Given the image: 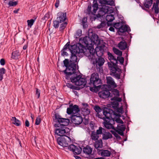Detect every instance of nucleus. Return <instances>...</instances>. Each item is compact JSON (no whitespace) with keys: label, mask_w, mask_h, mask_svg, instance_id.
<instances>
[{"label":"nucleus","mask_w":159,"mask_h":159,"mask_svg":"<svg viewBox=\"0 0 159 159\" xmlns=\"http://www.w3.org/2000/svg\"><path fill=\"white\" fill-rule=\"evenodd\" d=\"M69 48L71 54V56L70 61V65L68 68L64 71V73H70V71L73 72L75 71L77 63V56H80L84 54L86 55V53H87L85 50L84 47L80 43H77L76 45H73Z\"/></svg>","instance_id":"1"},{"label":"nucleus","mask_w":159,"mask_h":159,"mask_svg":"<svg viewBox=\"0 0 159 159\" xmlns=\"http://www.w3.org/2000/svg\"><path fill=\"white\" fill-rule=\"evenodd\" d=\"M101 7H99L100 10L98 14V17H103L106 13H108L106 16V20L108 22L112 21L114 19L113 15L110 14L113 12L114 9L108 5L113 6L114 2L112 0H99Z\"/></svg>","instance_id":"2"},{"label":"nucleus","mask_w":159,"mask_h":159,"mask_svg":"<svg viewBox=\"0 0 159 159\" xmlns=\"http://www.w3.org/2000/svg\"><path fill=\"white\" fill-rule=\"evenodd\" d=\"M89 36H86L83 39V42L85 45L86 48H85L87 52H95L94 46L98 45L100 43V40L98 36L96 34L92 33L89 34Z\"/></svg>","instance_id":"3"},{"label":"nucleus","mask_w":159,"mask_h":159,"mask_svg":"<svg viewBox=\"0 0 159 159\" xmlns=\"http://www.w3.org/2000/svg\"><path fill=\"white\" fill-rule=\"evenodd\" d=\"M70 72L64 73L66 79L70 80L72 82L74 83L76 85L83 86H85L86 84L85 79L82 78L81 76L80 75H78L75 71L73 72L70 71Z\"/></svg>","instance_id":"4"},{"label":"nucleus","mask_w":159,"mask_h":159,"mask_svg":"<svg viewBox=\"0 0 159 159\" xmlns=\"http://www.w3.org/2000/svg\"><path fill=\"white\" fill-rule=\"evenodd\" d=\"M103 114L106 118H103L104 121L103 124L105 126L109 129H112L115 130L113 125L114 124V120L110 119L111 118V114L110 113V110L107 107H105L103 109Z\"/></svg>","instance_id":"5"},{"label":"nucleus","mask_w":159,"mask_h":159,"mask_svg":"<svg viewBox=\"0 0 159 159\" xmlns=\"http://www.w3.org/2000/svg\"><path fill=\"white\" fill-rule=\"evenodd\" d=\"M86 56L88 57L89 60H91L93 64H96L97 66H100L102 65L104 63L105 60L103 58L99 57L98 59H96L95 52H91L86 53Z\"/></svg>","instance_id":"6"},{"label":"nucleus","mask_w":159,"mask_h":159,"mask_svg":"<svg viewBox=\"0 0 159 159\" xmlns=\"http://www.w3.org/2000/svg\"><path fill=\"white\" fill-rule=\"evenodd\" d=\"M57 16V19L58 21H60L61 24L60 27V30H62L66 27L67 24L66 21V13L60 12L58 13Z\"/></svg>","instance_id":"7"},{"label":"nucleus","mask_w":159,"mask_h":159,"mask_svg":"<svg viewBox=\"0 0 159 159\" xmlns=\"http://www.w3.org/2000/svg\"><path fill=\"white\" fill-rule=\"evenodd\" d=\"M57 141L58 144L63 147H68L72 142L71 139L67 136L59 137L57 139Z\"/></svg>","instance_id":"8"},{"label":"nucleus","mask_w":159,"mask_h":159,"mask_svg":"<svg viewBox=\"0 0 159 159\" xmlns=\"http://www.w3.org/2000/svg\"><path fill=\"white\" fill-rule=\"evenodd\" d=\"M101 83V80L99 78L98 74L94 73L92 74L90 79V84L93 85H99Z\"/></svg>","instance_id":"9"},{"label":"nucleus","mask_w":159,"mask_h":159,"mask_svg":"<svg viewBox=\"0 0 159 159\" xmlns=\"http://www.w3.org/2000/svg\"><path fill=\"white\" fill-rule=\"evenodd\" d=\"M69 129L67 128H58L55 129V134L57 135L64 136L68 135L69 134L68 132Z\"/></svg>","instance_id":"10"},{"label":"nucleus","mask_w":159,"mask_h":159,"mask_svg":"<svg viewBox=\"0 0 159 159\" xmlns=\"http://www.w3.org/2000/svg\"><path fill=\"white\" fill-rule=\"evenodd\" d=\"M59 124L55 125V127H59L61 125L66 126L70 122V120L68 119L59 118L57 119Z\"/></svg>","instance_id":"11"},{"label":"nucleus","mask_w":159,"mask_h":159,"mask_svg":"<svg viewBox=\"0 0 159 159\" xmlns=\"http://www.w3.org/2000/svg\"><path fill=\"white\" fill-rule=\"evenodd\" d=\"M71 121L75 125L80 124L83 120V118L79 114L73 115L71 118Z\"/></svg>","instance_id":"12"},{"label":"nucleus","mask_w":159,"mask_h":159,"mask_svg":"<svg viewBox=\"0 0 159 159\" xmlns=\"http://www.w3.org/2000/svg\"><path fill=\"white\" fill-rule=\"evenodd\" d=\"M80 111V109L78 106L75 105L74 106H70L69 108L67 109V113L69 114H73V115H75Z\"/></svg>","instance_id":"13"},{"label":"nucleus","mask_w":159,"mask_h":159,"mask_svg":"<svg viewBox=\"0 0 159 159\" xmlns=\"http://www.w3.org/2000/svg\"><path fill=\"white\" fill-rule=\"evenodd\" d=\"M68 148L69 150L72 151L74 154H79L82 151V149L80 147H77L73 144L70 145Z\"/></svg>","instance_id":"14"},{"label":"nucleus","mask_w":159,"mask_h":159,"mask_svg":"<svg viewBox=\"0 0 159 159\" xmlns=\"http://www.w3.org/2000/svg\"><path fill=\"white\" fill-rule=\"evenodd\" d=\"M81 111L82 113L84 116L89 115L90 112V110L88 104L86 103H82Z\"/></svg>","instance_id":"15"},{"label":"nucleus","mask_w":159,"mask_h":159,"mask_svg":"<svg viewBox=\"0 0 159 159\" xmlns=\"http://www.w3.org/2000/svg\"><path fill=\"white\" fill-rule=\"evenodd\" d=\"M125 126L122 124H119L117 125L116 128V132L121 135H123V131L125 130Z\"/></svg>","instance_id":"16"},{"label":"nucleus","mask_w":159,"mask_h":159,"mask_svg":"<svg viewBox=\"0 0 159 159\" xmlns=\"http://www.w3.org/2000/svg\"><path fill=\"white\" fill-rule=\"evenodd\" d=\"M106 79L107 83L109 86L113 88H116L117 87L116 84L111 77H107Z\"/></svg>","instance_id":"17"},{"label":"nucleus","mask_w":159,"mask_h":159,"mask_svg":"<svg viewBox=\"0 0 159 159\" xmlns=\"http://www.w3.org/2000/svg\"><path fill=\"white\" fill-rule=\"evenodd\" d=\"M130 31V28L127 25H121V27L119 28L118 31V34L121 35V34L126 31L129 32Z\"/></svg>","instance_id":"18"},{"label":"nucleus","mask_w":159,"mask_h":159,"mask_svg":"<svg viewBox=\"0 0 159 159\" xmlns=\"http://www.w3.org/2000/svg\"><path fill=\"white\" fill-rule=\"evenodd\" d=\"M110 93L108 90H102L98 93L99 96L103 98H108L110 95Z\"/></svg>","instance_id":"19"},{"label":"nucleus","mask_w":159,"mask_h":159,"mask_svg":"<svg viewBox=\"0 0 159 159\" xmlns=\"http://www.w3.org/2000/svg\"><path fill=\"white\" fill-rule=\"evenodd\" d=\"M95 46L96 47L95 49V52H96L97 55L98 56V52H100L101 54H102L104 51L105 47L104 45H100L99 44L98 45Z\"/></svg>","instance_id":"20"},{"label":"nucleus","mask_w":159,"mask_h":159,"mask_svg":"<svg viewBox=\"0 0 159 159\" xmlns=\"http://www.w3.org/2000/svg\"><path fill=\"white\" fill-rule=\"evenodd\" d=\"M118 47L121 50H124L127 47L126 42L123 40L120 42L117 45Z\"/></svg>","instance_id":"21"},{"label":"nucleus","mask_w":159,"mask_h":159,"mask_svg":"<svg viewBox=\"0 0 159 159\" xmlns=\"http://www.w3.org/2000/svg\"><path fill=\"white\" fill-rule=\"evenodd\" d=\"M99 154L103 157H108L111 155V152L107 150H101L99 151Z\"/></svg>","instance_id":"22"},{"label":"nucleus","mask_w":159,"mask_h":159,"mask_svg":"<svg viewBox=\"0 0 159 159\" xmlns=\"http://www.w3.org/2000/svg\"><path fill=\"white\" fill-rule=\"evenodd\" d=\"M107 54L108 58L110 60L111 63H112L113 64H116L117 63L116 59L109 52H108Z\"/></svg>","instance_id":"23"},{"label":"nucleus","mask_w":159,"mask_h":159,"mask_svg":"<svg viewBox=\"0 0 159 159\" xmlns=\"http://www.w3.org/2000/svg\"><path fill=\"white\" fill-rule=\"evenodd\" d=\"M92 150V148L89 146H87L83 148V152L87 155L91 154Z\"/></svg>","instance_id":"24"},{"label":"nucleus","mask_w":159,"mask_h":159,"mask_svg":"<svg viewBox=\"0 0 159 159\" xmlns=\"http://www.w3.org/2000/svg\"><path fill=\"white\" fill-rule=\"evenodd\" d=\"M112 100H115L117 102H113L112 103L113 107L116 108L119 105V103L117 102H120L122 101V99L120 98L114 97L111 99Z\"/></svg>","instance_id":"25"},{"label":"nucleus","mask_w":159,"mask_h":159,"mask_svg":"<svg viewBox=\"0 0 159 159\" xmlns=\"http://www.w3.org/2000/svg\"><path fill=\"white\" fill-rule=\"evenodd\" d=\"M102 139L103 140H107L111 138L112 137V134L109 132H105L102 134Z\"/></svg>","instance_id":"26"},{"label":"nucleus","mask_w":159,"mask_h":159,"mask_svg":"<svg viewBox=\"0 0 159 159\" xmlns=\"http://www.w3.org/2000/svg\"><path fill=\"white\" fill-rule=\"evenodd\" d=\"M103 143L102 139H99L95 141L94 144V147L96 149L101 148L102 147Z\"/></svg>","instance_id":"27"},{"label":"nucleus","mask_w":159,"mask_h":159,"mask_svg":"<svg viewBox=\"0 0 159 159\" xmlns=\"http://www.w3.org/2000/svg\"><path fill=\"white\" fill-rule=\"evenodd\" d=\"M93 10L92 12V14L93 15H94V14L96 13L98 8L97 1L96 0H94L93 1Z\"/></svg>","instance_id":"28"},{"label":"nucleus","mask_w":159,"mask_h":159,"mask_svg":"<svg viewBox=\"0 0 159 159\" xmlns=\"http://www.w3.org/2000/svg\"><path fill=\"white\" fill-rule=\"evenodd\" d=\"M20 55V53L18 51H16L12 52L11 57L13 59H17Z\"/></svg>","instance_id":"29"},{"label":"nucleus","mask_w":159,"mask_h":159,"mask_svg":"<svg viewBox=\"0 0 159 159\" xmlns=\"http://www.w3.org/2000/svg\"><path fill=\"white\" fill-rule=\"evenodd\" d=\"M11 120L12 121L13 123L16 126H19L20 125V121L16 119L15 117H12Z\"/></svg>","instance_id":"30"},{"label":"nucleus","mask_w":159,"mask_h":159,"mask_svg":"<svg viewBox=\"0 0 159 159\" xmlns=\"http://www.w3.org/2000/svg\"><path fill=\"white\" fill-rule=\"evenodd\" d=\"M93 87H90V89L91 91L94 92H97L101 87L100 85H93Z\"/></svg>","instance_id":"31"},{"label":"nucleus","mask_w":159,"mask_h":159,"mask_svg":"<svg viewBox=\"0 0 159 159\" xmlns=\"http://www.w3.org/2000/svg\"><path fill=\"white\" fill-rule=\"evenodd\" d=\"M99 138V136L95 132H93L92 133L91 138L92 140L94 141L98 140Z\"/></svg>","instance_id":"32"},{"label":"nucleus","mask_w":159,"mask_h":159,"mask_svg":"<svg viewBox=\"0 0 159 159\" xmlns=\"http://www.w3.org/2000/svg\"><path fill=\"white\" fill-rule=\"evenodd\" d=\"M113 50L114 53L117 55L120 56H122V51L119 50L118 49L113 48Z\"/></svg>","instance_id":"33"},{"label":"nucleus","mask_w":159,"mask_h":159,"mask_svg":"<svg viewBox=\"0 0 159 159\" xmlns=\"http://www.w3.org/2000/svg\"><path fill=\"white\" fill-rule=\"evenodd\" d=\"M153 9L155 13L156 14H158L159 11V8L158 7V4L156 3L154 4L153 7Z\"/></svg>","instance_id":"34"},{"label":"nucleus","mask_w":159,"mask_h":159,"mask_svg":"<svg viewBox=\"0 0 159 159\" xmlns=\"http://www.w3.org/2000/svg\"><path fill=\"white\" fill-rule=\"evenodd\" d=\"M5 70L4 68L0 69V81H1L3 78V75L5 73Z\"/></svg>","instance_id":"35"},{"label":"nucleus","mask_w":159,"mask_h":159,"mask_svg":"<svg viewBox=\"0 0 159 159\" xmlns=\"http://www.w3.org/2000/svg\"><path fill=\"white\" fill-rule=\"evenodd\" d=\"M110 70L112 73L114 74L116 73L117 71H119V70H120V69L116 68V66H114L110 69Z\"/></svg>","instance_id":"36"},{"label":"nucleus","mask_w":159,"mask_h":159,"mask_svg":"<svg viewBox=\"0 0 159 159\" xmlns=\"http://www.w3.org/2000/svg\"><path fill=\"white\" fill-rule=\"evenodd\" d=\"M35 21V20L34 19H31L30 20H28L27 21V22L28 23V26L30 27V28L31 27L32 25H33L34 22Z\"/></svg>","instance_id":"37"},{"label":"nucleus","mask_w":159,"mask_h":159,"mask_svg":"<svg viewBox=\"0 0 159 159\" xmlns=\"http://www.w3.org/2000/svg\"><path fill=\"white\" fill-rule=\"evenodd\" d=\"M104 129L102 127H99V129H97L96 132L98 135L101 134L103 132H104Z\"/></svg>","instance_id":"38"},{"label":"nucleus","mask_w":159,"mask_h":159,"mask_svg":"<svg viewBox=\"0 0 159 159\" xmlns=\"http://www.w3.org/2000/svg\"><path fill=\"white\" fill-rule=\"evenodd\" d=\"M115 131L113 130H111V132L113 134L115 137L118 139H119L120 138V137L119 135L116 132V129L115 130Z\"/></svg>","instance_id":"39"},{"label":"nucleus","mask_w":159,"mask_h":159,"mask_svg":"<svg viewBox=\"0 0 159 159\" xmlns=\"http://www.w3.org/2000/svg\"><path fill=\"white\" fill-rule=\"evenodd\" d=\"M121 24L120 22H118L114 24L113 26L116 29H118L120 28L121 26Z\"/></svg>","instance_id":"40"},{"label":"nucleus","mask_w":159,"mask_h":159,"mask_svg":"<svg viewBox=\"0 0 159 159\" xmlns=\"http://www.w3.org/2000/svg\"><path fill=\"white\" fill-rule=\"evenodd\" d=\"M8 3L10 6H15L17 4V2H13V1H11L8 2Z\"/></svg>","instance_id":"41"},{"label":"nucleus","mask_w":159,"mask_h":159,"mask_svg":"<svg viewBox=\"0 0 159 159\" xmlns=\"http://www.w3.org/2000/svg\"><path fill=\"white\" fill-rule=\"evenodd\" d=\"M60 23V21H58V20H56L54 21L53 22L54 27L55 28H58L59 26V24Z\"/></svg>","instance_id":"42"},{"label":"nucleus","mask_w":159,"mask_h":159,"mask_svg":"<svg viewBox=\"0 0 159 159\" xmlns=\"http://www.w3.org/2000/svg\"><path fill=\"white\" fill-rule=\"evenodd\" d=\"M72 46V45H70V43H67L64 47L63 50L64 51H65V50L67 49H68L70 51V50H69V48Z\"/></svg>","instance_id":"43"},{"label":"nucleus","mask_w":159,"mask_h":159,"mask_svg":"<svg viewBox=\"0 0 159 159\" xmlns=\"http://www.w3.org/2000/svg\"><path fill=\"white\" fill-rule=\"evenodd\" d=\"M117 61L118 60L120 63L121 64H123L124 62V58L123 57H117Z\"/></svg>","instance_id":"44"},{"label":"nucleus","mask_w":159,"mask_h":159,"mask_svg":"<svg viewBox=\"0 0 159 159\" xmlns=\"http://www.w3.org/2000/svg\"><path fill=\"white\" fill-rule=\"evenodd\" d=\"M113 94L116 96H119V93L118 90L116 89H114L112 91Z\"/></svg>","instance_id":"45"},{"label":"nucleus","mask_w":159,"mask_h":159,"mask_svg":"<svg viewBox=\"0 0 159 159\" xmlns=\"http://www.w3.org/2000/svg\"><path fill=\"white\" fill-rule=\"evenodd\" d=\"M63 62L65 66L66 67V68H68L70 65V62H69L68 60L66 59L63 61Z\"/></svg>","instance_id":"46"},{"label":"nucleus","mask_w":159,"mask_h":159,"mask_svg":"<svg viewBox=\"0 0 159 159\" xmlns=\"http://www.w3.org/2000/svg\"><path fill=\"white\" fill-rule=\"evenodd\" d=\"M94 109L97 113L100 112L102 109L100 107L98 106H96L94 107Z\"/></svg>","instance_id":"47"},{"label":"nucleus","mask_w":159,"mask_h":159,"mask_svg":"<svg viewBox=\"0 0 159 159\" xmlns=\"http://www.w3.org/2000/svg\"><path fill=\"white\" fill-rule=\"evenodd\" d=\"M82 31L80 30H78L76 31V36L80 37L82 35Z\"/></svg>","instance_id":"48"},{"label":"nucleus","mask_w":159,"mask_h":159,"mask_svg":"<svg viewBox=\"0 0 159 159\" xmlns=\"http://www.w3.org/2000/svg\"><path fill=\"white\" fill-rule=\"evenodd\" d=\"M41 119L40 117H38L36 120L35 124L36 125H39L41 122Z\"/></svg>","instance_id":"49"},{"label":"nucleus","mask_w":159,"mask_h":159,"mask_svg":"<svg viewBox=\"0 0 159 159\" xmlns=\"http://www.w3.org/2000/svg\"><path fill=\"white\" fill-rule=\"evenodd\" d=\"M40 91L37 89H36V95L37 96L38 98H39L40 96Z\"/></svg>","instance_id":"50"},{"label":"nucleus","mask_w":159,"mask_h":159,"mask_svg":"<svg viewBox=\"0 0 159 159\" xmlns=\"http://www.w3.org/2000/svg\"><path fill=\"white\" fill-rule=\"evenodd\" d=\"M115 121L118 123L122 124L123 123V121L120 119L117 118L115 120Z\"/></svg>","instance_id":"51"},{"label":"nucleus","mask_w":159,"mask_h":159,"mask_svg":"<svg viewBox=\"0 0 159 159\" xmlns=\"http://www.w3.org/2000/svg\"><path fill=\"white\" fill-rule=\"evenodd\" d=\"M108 64L109 68V69H111L112 67H113L114 66H116V64H113L112 63H111V62H108Z\"/></svg>","instance_id":"52"},{"label":"nucleus","mask_w":159,"mask_h":159,"mask_svg":"<svg viewBox=\"0 0 159 159\" xmlns=\"http://www.w3.org/2000/svg\"><path fill=\"white\" fill-rule=\"evenodd\" d=\"M117 111L120 113H123V108L122 107H118L117 108Z\"/></svg>","instance_id":"53"},{"label":"nucleus","mask_w":159,"mask_h":159,"mask_svg":"<svg viewBox=\"0 0 159 159\" xmlns=\"http://www.w3.org/2000/svg\"><path fill=\"white\" fill-rule=\"evenodd\" d=\"M114 75L115 78L117 79H119L120 78V75L118 73H114Z\"/></svg>","instance_id":"54"},{"label":"nucleus","mask_w":159,"mask_h":159,"mask_svg":"<svg viewBox=\"0 0 159 159\" xmlns=\"http://www.w3.org/2000/svg\"><path fill=\"white\" fill-rule=\"evenodd\" d=\"M91 6L89 5L88 6V8H87V11H88V13L89 14H90L91 13H92V12L91 11Z\"/></svg>","instance_id":"55"},{"label":"nucleus","mask_w":159,"mask_h":159,"mask_svg":"<svg viewBox=\"0 0 159 159\" xmlns=\"http://www.w3.org/2000/svg\"><path fill=\"white\" fill-rule=\"evenodd\" d=\"M104 23L103 22H101L100 25H98L97 26V28L98 29H100L103 26H104Z\"/></svg>","instance_id":"56"},{"label":"nucleus","mask_w":159,"mask_h":159,"mask_svg":"<svg viewBox=\"0 0 159 159\" xmlns=\"http://www.w3.org/2000/svg\"><path fill=\"white\" fill-rule=\"evenodd\" d=\"M59 0H56V2L55 4V7H57L59 5Z\"/></svg>","instance_id":"57"},{"label":"nucleus","mask_w":159,"mask_h":159,"mask_svg":"<svg viewBox=\"0 0 159 159\" xmlns=\"http://www.w3.org/2000/svg\"><path fill=\"white\" fill-rule=\"evenodd\" d=\"M49 17V15L48 13H46L44 16V18L45 19H48Z\"/></svg>","instance_id":"58"},{"label":"nucleus","mask_w":159,"mask_h":159,"mask_svg":"<svg viewBox=\"0 0 159 159\" xmlns=\"http://www.w3.org/2000/svg\"><path fill=\"white\" fill-rule=\"evenodd\" d=\"M0 62L2 65H4L5 64V61L3 59H1Z\"/></svg>","instance_id":"59"},{"label":"nucleus","mask_w":159,"mask_h":159,"mask_svg":"<svg viewBox=\"0 0 159 159\" xmlns=\"http://www.w3.org/2000/svg\"><path fill=\"white\" fill-rule=\"evenodd\" d=\"M25 126L26 127H29V126L30 123L29 121L27 120H26L25 121Z\"/></svg>","instance_id":"60"},{"label":"nucleus","mask_w":159,"mask_h":159,"mask_svg":"<svg viewBox=\"0 0 159 159\" xmlns=\"http://www.w3.org/2000/svg\"><path fill=\"white\" fill-rule=\"evenodd\" d=\"M96 116L98 118H99L100 119H102L103 120V118H106V117L105 116V117H101V116L99 115V113H97Z\"/></svg>","instance_id":"61"},{"label":"nucleus","mask_w":159,"mask_h":159,"mask_svg":"<svg viewBox=\"0 0 159 159\" xmlns=\"http://www.w3.org/2000/svg\"><path fill=\"white\" fill-rule=\"evenodd\" d=\"M67 86L68 87H69V88H70V89H74V86L73 85H72L70 84H68L67 85Z\"/></svg>","instance_id":"62"},{"label":"nucleus","mask_w":159,"mask_h":159,"mask_svg":"<svg viewBox=\"0 0 159 159\" xmlns=\"http://www.w3.org/2000/svg\"><path fill=\"white\" fill-rule=\"evenodd\" d=\"M109 30L111 31L114 32L115 31V29L114 28L112 27H110L109 29Z\"/></svg>","instance_id":"63"},{"label":"nucleus","mask_w":159,"mask_h":159,"mask_svg":"<svg viewBox=\"0 0 159 159\" xmlns=\"http://www.w3.org/2000/svg\"><path fill=\"white\" fill-rule=\"evenodd\" d=\"M74 157L76 159H81L80 157H79V156H75Z\"/></svg>","instance_id":"64"}]
</instances>
